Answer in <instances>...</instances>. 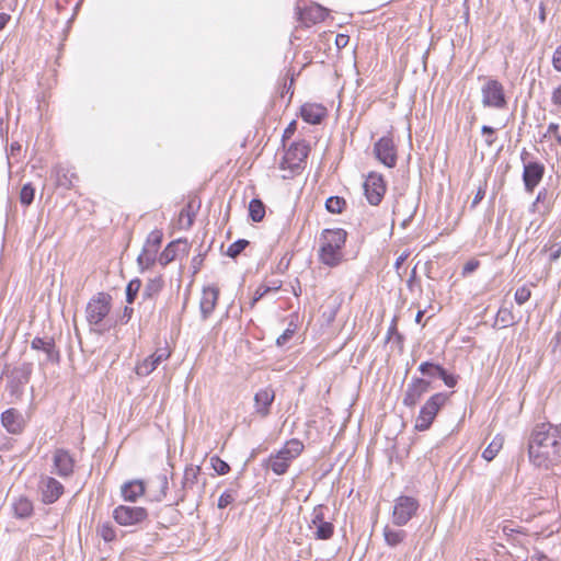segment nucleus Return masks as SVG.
<instances>
[{"label":"nucleus","mask_w":561,"mask_h":561,"mask_svg":"<svg viewBox=\"0 0 561 561\" xmlns=\"http://www.w3.org/2000/svg\"><path fill=\"white\" fill-rule=\"evenodd\" d=\"M530 461L539 468L548 469L561 457V428L550 422L538 423L531 431L528 442Z\"/></svg>","instance_id":"1"},{"label":"nucleus","mask_w":561,"mask_h":561,"mask_svg":"<svg viewBox=\"0 0 561 561\" xmlns=\"http://www.w3.org/2000/svg\"><path fill=\"white\" fill-rule=\"evenodd\" d=\"M346 238L347 232L342 228L322 230L319 238V261L329 267L340 265L344 260Z\"/></svg>","instance_id":"2"},{"label":"nucleus","mask_w":561,"mask_h":561,"mask_svg":"<svg viewBox=\"0 0 561 561\" xmlns=\"http://www.w3.org/2000/svg\"><path fill=\"white\" fill-rule=\"evenodd\" d=\"M202 468L196 465H188L184 469L181 485L175 490V501L172 505H180L190 495L201 494L205 488V481L199 483Z\"/></svg>","instance_id":"3"},{"label":"nucleus","mask_w":561,"mask_h":561,"mask_svg":"<svg viewBox=\"0 0 561 561\" xmlns=\"http://www.w3.org/2000/svg\"><path fill=\"white\" fill-rule=\"evenodd\" d=\"M309 153L308 144L302 141L293 142L285 151L282 161L279 162V169L285 171L283 174L284 179H290L302 168V163Z\"/></svg>","instance_id":"4"},{"label":"nucleus","mask_w":561,"mask_h":561,"mask_svg":"<svg viewBox=\"0 0 561 561\" xmlns=\"http://www.w3.org/2000/svg\"><path fill=\"white\" fill-rule=\"evenodd\" d=\"M449 396L445 392H437L431 396L421 407L415 419L414 428L419 432L427 431L433 424L439 410L446 404Z\"/></svg>","instance_id":"5"},{"label":"nucleus","mask_w":561,"mask_h":561,"mask_svg":"<svg viewBox=\"0 0 561 561\" xmlns=\"http://www.w3.org/2000/svg\"><path fill=\"white\" fill-rule=\"evenodd\" d=\"M393 503L391 519L396 527L405 526L416 516L420 508L419 500L411 495H400L394 499Z\"/></svg>","instance_id":"6"},{"label":"nucleus","mask_w":561,"mask_h":561,"mask_svg":"<svg viewBox=\"0 0 561 561\" xmlns=\"http://www.w3.org/2000/svg\"><path fill=\"white\" fill-rule=\"evenodd\" d=\"M162 238L163 233L160 229H154L148 234L142 250L137 257V263L141 271L151 267L156 263Z\"/></svg>","instance_id":"7"},{"label":"nucleus","mask_w":561,"mask_h":561,"mask_svg":"<svg viewBox=\"0 0 561 561\" xmlns=\"http://www.w3.org/2000/svg\"><path fill=\"white\" fill-rule=\"evenodd\" d=\"M482 104L484 107L502 110L506 107L507 101L504 93L503 84L495 80L489 79L481 88Z\"/></svg>","instance_id":"8"},{"label":"nucleus","mask_w":561,"mask_h":561,"mask_svg":"<svg viewBox=\"0 0 561 561\" xmlns=\"http://www.w3.org/2000/svg\"><path fill=\"white\" fill-rule=\"evenodd\" d=\"M113 518L122 526H135L148 518V512L140 506L119 505L113 511Z\"/></svg>","instance_id":"9"},{"label":"nucleus","mask_w":561,"mask_h":561,"mask_svg":"<svg viewBox=\"0 0 561 561\" xmlns=\"http://www.w3.org/2000/svg\"><path fill=\"white\" fill-rule=\"evenodd\" d=\"M387 186L381 174L370 172L364 182V193L368 203L377 206L382 201Z\"/></svg>","instance_id":"10"},{"label":"nucleus","mask_w":561,"mask_h":561,"mask_svg":"<svg viewBox=\"0 0 561 561\" xmlns=\"http://www.w3.org/2000/svg\"><path fill=\"white\" fill-rule=\"evenodd\" d=\"M431 381L421 377H413L408 383L402 403L407 408H414L422 397L430 390Z\"/></svg>","instance_id":"11"},{"label":"nucleus","mask_w":561,"mask_h":561,"mask_svg":"<svg viewBox=\"0 0 561 561\" xmlns=\"http://www.w3.org/2000/svg\"><path fill=\"white\" fill-rule=\"evenodd\" d=\"M374 153L377 160L388 168L397 164V148L390 136H383L375 144Z\"/></svg>","instance_id":"12"},{"label":"nucleus","mask_w":561,"mask_h":561,"mask_svg":"<svg viewBox=\"0 0 561 561\" xmlns=\"http://www.w3.org/2000/svg\"><path fill=\"white\" fill-rule=\"evenodd\" d=\"M38 489L44 504H53L64 494V485L53 477L44 476L39 480Z\"/></svg>","instance_id":"13"},{"label":"nucleus","mask_w":561,"mask_h":561,"mask_svg":"<svg viewBox=\"0 0 561 561\" xmlns=\"http://www.w3.org/2000/svg\"><path fill=\"white\" fill-rule=\"evenodd\" d=\"M324 508L325 506L322 504L317 505L311 514V524L317 528L314 536L319 540H328L334 534L333 524L324 518Z\"/></svg>","instance_id":"14"},{"label":"nucleus","mask_w":561,"mask_h":561,"mask_svg":"<svg viewBox=\"0 0 561 561\" xmlns=\"http://www.w3.org/2000/svg\"><path fill=\"white\" fill-rule=\"evenodd\" d=\"M53 468V473L60 478H69L73 473L75 459L68 450L58 448L54 453Z\"/></svg>","instance_id":"15"},{"label":"nucleus","mask_w":561,"mask_h":561,"mask_svg":"<svg viewBox=\"0 0 561 561\" xmlns=\"http://www.w3.org/2000/svg\"><path fill=\"white\" fill-rule=\"evenodd\" d=\"M545 174V165L537 161L524 163L523 181L525 190L533 193Z\"/></svg>","instance_id":"16"},{"label":"nucleus","mask_w":561,"mask_h":561,"mask_svg":"<svg viewBox=\"0 0 561 561\" xmlns=\"http://www.w3.org/2000/svg\"><path fill=\"white\" fill-rule=\"evenodd\" d=\"M254 413L261 419H265L271 413V407L275 400V391L272 387L260 389L254 394Z\"/></svg>","instance_id":"17"},{"label":"nucleus","mask_w":561,"mask_h":561,"mask_svg":"<svg viewBox=\"0 0 561 561\" xmlns=\"http://www.w3.org/2000/svg\"><path fill=\"white\" fill-rule=\"evenodd\" d=\"M1 423L10 434L14 435L22 433L25 426L23 415L13 408L1 413Z\"/></svg>","instance_id":"18"},{"label":"nucleus","mask_w":561,"mask_h":561,"mask_svg":"<svg viewBox=\"0 0 561 561\" xmlns=\"http://www.w3.org/2000/svg\"><path fill=\"white\" fill-rule=\"evenodd\" d=\"M328 10L320 4L313 3L304 10L298 11V18L302 24L310 26L324 21Z\"/></svg>","instance_id":"19"},{"label":"nucleus","mask_w":561,"mask_h":561,"mask_svg":"<svg viewBox=\"0 0 561 561\" xmlns=\"http://www.w3.org/2000/svg\"><path fill=\"white\" fill-rule=\"evenodd\" d=\"M111 301L112 297L108 294H96L87 306L88 316H107L111 311Z\"/></svg>","instance_id":"20"},{"label":"nucleus","mask_w":561,"mask_h":561,"mask_svg":"<svg viewBox=\"0 0 561 561\" xmlns=\"http://www.w3.org/2000/svg\"><path fill=\"white\" fill-rule=\"evenodd\" d=\"M31 347L36 351H43L46 355V362H59V352L56 350L54 339L36 336L31 342Z\"/></svg>","instance_id":"21"},{"label":"nucleus","mask_w":561,"mask_h":561,"mask_svg":"<svg viewBox=\"0 0 561 561\" xmlns=\"http://www.w3.org/2000/svg\"><path fill=\"white\" fill-rule=\"evenodd\" d=\"M151 499L161 502L165 499L169 490V480L167 473L157 474L148 482Z\"/></svg>","instance_id":"22"},{"label":"nucleus","mask_w":561,"mask_h":561,"mask_svg":"<svg viewBox=\"0 0 561 561\" xmlns=\"http://www.w3.org/2000/svg\"><path fill=\"white\" fill-rule=\"evenodd\" d=\"M32 370L33 366L31 363H22L11 371L10 383L13 392L18 391L20 387L30 381Z\"/></svg>","instance_id":"23"},{"label":"nucleus","mask_w":561,"mask_h":561,"mask_svg":"<svg viewBox=\"0 0 561 561\" xmlns=\"http://www.w3.org/2000/svg\"><path fill=\"white\" fill-rule=\"evenodd\" d=\"M300 114L306 123L317 125L327 115V108L320 104L306 103L301 106Z\"/></svg>","instance_id":"24"},{"label":"nucleus","mask_w":561,"mask_h":561,"mask_svg":"<svg viewBox=\"0 0 561 561\" xmlns=\"http://www.w3.org/2000/svg\"><path fill=\"white\" fill-rule=\"evenodd\" d=\"M11 506L13 516L18 519H27L34 513L33 502L25 495L14 499Z\"/></svg>","instance_id":"25"},{"label":"nucleus","mask_w":561,"mask_h":561,"mask_svg":"<svg viewBox=\"0 0 561 561\" xmlns=\"http://www.w3.org/2000/svg\"><path fill=\"white\" fill-rule=\"evenodd\" d=\"M146 486L142 480H133L122 485L121 492L125 501L136 502L144 493Z\"/></svg>","instance_id":"26"},{"label":"nucleus","mask_w":561,"mask_h":561,"mask_svg":"<svg viewBox=\"0 0 561 561\" xmlns=\"http://www.w3.org/2000/svg\"><path fill=\"white\" fill-rule=\"evenodd\" d=\"M382 536L386 545L390 548H397L408 537V533L400 527L394 528L392 526L386 525L382 529Z\"/></svg>","instance_id":"27"},{"label":"nucleus","mask_w":561,"mask_h":561,"mask_svg":"<svg viewBox=\"0 0 561 561\" xmlns=\"http://www.w3.org/2000/svg\"><path fill=\"white\" fill-rule=\"evenodd\" d=\"M304 450V444L296 438H293L284 445L282 449H279L276 454L283 459L293 462Z\"/></svg>","instance_id":"28"},{"label":"nucleus","mask_w":561,"mask_h":561,"mask_svg":"<svg viewBox=\"0 0 561 561\" xmlns=\"http://www.w3.org/2000/svg\"><path fill=\"white\" fill-rule=\"evenodd\" d=\"M182 244V240H175V241H172L170 242L165 248L164 250L160 253L159 257H158V261L161 265L165 266L168 265L169 263H171L178 255L179 251H180V245ZM184 244V248H183V252L186 251V242H183Z\"/></svg>","instance_id":"29"},{"label":"nucleus","mask_w":561,"mask_h":561,"mask_svg":"<svg viewBox=\"0 0 561 561\" xmlns=\"http://www.w3.org/2000/svg\"><path fill=\"white\" fill-rule=\"evenodd\" d=\"M91 332L103 334L113 328L116 322L114 318H84Z\"/></svg>","instance_id":"30"},{"label":"nucleus","mask_w":561,"mask_h":561,"mask_svg":"<svg viewBox=\"0 0 561 561\" xmlns=\"http://www.w3.org/2000/svg\"><path fill=\"white\" fill-rule=\"evenodd\" d=\"M163 287V279L154 277L147 282L141 293L144 302H151L161 291Z\"/></svg>","instance_id":"31"},{"label":"nucleus","mask_w":561,"mask_h":561,"mask_svg":"<svg viewBox=\"0 0 561 561\" xmlns=\"http://www.w3.org/2000/svg\"><path fill=\"white\" fill-rule=\"evenodd\" d=\"M552 205H553L552 196L549 193V191L543 187L538 192L537 197H536L535 202L533 203L530 210L535 213V211L539 210L540 207H542L543 213H548L552 208Z\"/></svg>","instance_id":"32"},{"label":"nucleus","mask_w":561,"mask_h":561,"mask_svg":"<svg viewBox=\"0 0 561 561\" xmlns=\"http://www.w3.org/2000/svg\"><path fill=\"white\" fill-rule=\"evenodd\" d=\"M217 297L218 291L214 288H208L203 291V297L201 299V310L204 316L213 312Z\"/></svg>","instance_id":"33"},{"label":"nucleus","mask_w":561,"mask_h":561,"mask_svg":"<svg viewBox=\"0 0 561 561\" xmlns=\"http://www.w3.org/2000/svg\"><path fill=\"white\" fill-rule=\"evenodd\" d=\"M290 462L279 457V455H271L267 460V467L277 476L285 474Z\"/></svg>","instance_id":"34"},{"label":"nucleus","mask_w":561,"mask_h":561,"mask_svg":"<svg viewBox=\"0 0 561 561\" xmlns=\"http://www.w3.org/2000/svg\"><path fill=\"white\" fill-rule=\"evenodd\" d=\"M249 216L255 221L260 222L265 216V206L262 201L253 198L249 203Z\"/></svg>","instance_id":"35"},{"label":"nucleus","mask_w":561,"mask_h":561,"mask_svg":"<svg viewBox=\"0 0 561 561\" xmlns=\"http://www.w3.org/2000/svg\"><path fill=\"white\" fill-rule=\"evenodd\" d=\"M502 447H503V438L500 437V436H496V437L493 438V440L483 450L482 457L486 461H491V460H493L496 457V455L502 449Z\"/></svg>","instance_id":"36"},{"label":"nucleus","mask_w":561,"mask_h":561,"mask_svg":"<svg viewBox=\"0 0 561 561\" xmlns=\"http://www.w3.org/2000/svg\"><path fill=\"white\" fill-rule=\"evenodd\" d=\"M96 534L105 541L111 542L116 539V530L111 522H104L96 527Z\"/></svg>","instance_id":"37"},{"label":"nucleus","mask_w":561,"mask_h":561,"mask_svg":"<svg viewBox=\"0 0 561 561\" xmlns=\"http://www.w3.org/2000/svg\"><path fill=\"white\" fill-rule=\"evenodd\" d=\"M158 366H159V363L153 358L152 355H150L142 363H140L136 366V374L139 376H148Z\"/></svg>","instance_id":"38"},{"label":"nucleus","mask_w":561,"mask_h":561,"mask_svg":"<svg viewBox=\"0 0 561 561\" xmlns=\"http://www.w3.org/2000/svg\"><path fill=\"white\" fill-rule=\"evenodd\" d=\"M398 318H392V321L388 328L387 335H386V342H390L391 340H394V342L398 344L400 348L403 346V335L398 331Z\"/></svg>","instance_id":"39"},{"label":"nucleus","mask_w":561,"mask_h":561,"mask_svg":"<svg viewBox=\"0 0 561 561\" xmlns=\"http://www.w3.org/2000/svg\"><path fill=\"white\" fill-rule=\"evenodd\" d=\"M345 205V199L340 196H331L325 201V209L332 214H341Z\"/></svg>","instance_id":"40"},{"label":"nucleus","mask_w":561,"mask_h":561,"mask_svg":"<svg viewBox=\"0 0 561 561\" xmlns=\"http://www.w3.org/2000/svg\"><path fill=\"white\" fill-rule=\"evenodd\" d=\"M141 288V280L139 278L131 279L126 287V300L128 304H133L137 294Z\"/></svg>","instance_id":"41"},{"label":"nucleus","mask_w":561,"mask_h":561,"mask_svg":"<svg viewBox=\"0 0 561 561\" xmlns=\"http://www.w3.org/2000/svg\"><path fill=\"white\" fill-rule=\"evenodd\" d=\"M249 245V241L245 240V239H239L237 241H234L233 243H231L228 249H227V252L226 254L231 257V259H234L237 257Z\"/></svg>","instance_id":"42"},{"label":"nucleus","mask_w":561,"mask_h":561,"mask_svg":"<svg viewBox=\"0 0 561 561\" xmlns=\"http://www.w3.org/2000/svg\"><path fill=\"white\" fill-rule=\"evenodd\" d=\"M34 194H35V190L32 186V184H30V183L24 184L20 192L21 204L26 205V206L31 205L34 199Z\"/></svg>","instance_id":"43"},{"label":"nucleus","mask_w":561,"mask_h":561,"mask_svg":"<svg viewBox=\"0 0 561 561\" xmlns=\"http://www.w3.org/2000/svg\"><path fill=\"white\" fill-rule=\"evenodd\" d=\"M434 368L437 373V377L440 378L447 387L453 388L457 385V377L449 374L443 366Z\"/></svg>","instance_id":"44"},{"label":"nucleus","mask_w":561,"mask_h":561,"mask_svg":"<svg viewBox=\"0 0 561 561\" xmlns=\"http://www.w3.org/2000/svg\"><path fill=\"white\" fill-rule=\"evenodd\" d=\"M179 221L183 228H191L194 222V214L191 211V206H187L181 210Z\"/></svg>","instance_id":"45"},{"label":"nucleus","mask_w":561,"mask_h":561,"mask_svg":"<svg viewBox=\"0 0 561 561\" xmlns=\"http://www.w3.org/2000/svg\"><path fill=\"white\" fill-rule=\"evenodd\" d=\"M210 463L214 470L220 476H224L230 471V466L218 456H213L210 458Z\"/></svg>","instance_id":"46"},{"label":"nucleus","mask_w":561,"mask_h":561,"mask_svg":"<svg viewBox=\"0 0 561 561\" xmlns=\"http://www.w3.org/2000/svg\"><path fill=\"white\" fill-rule=\"evenodd\" d=\"M434 367H440V365L432 363V362H423L419 366V371L424 376L434 378V377H437V373L435 371Z\"/></svg>","instance_id":"47"},{"label":"nucleus","mask_w":561,"mask_h":561,"mask_svg":"<svg viewBox=\"0 0 561 561\" xmlns=\"http://www.w3.org/2000/svg\"><path fill=\"white\" fill-rule=\"evenodd\" d=\"M545 252L549 253V260L550 262L557 261L561 255V244L560 243H552V244H546L543 247Z\"/></svg>","instance_id":"48"},{"label":"nucleus","mask_w":561,"mask_h":561,"mask_svg":"<svg viewBox=\"0 0 561 561\" xmlns=\"http://www.w3.org/2000/svg\"><path fill=\"white\" fill-rule=\"evenodd\" d=\"M297 325L290 323L289 328H287L282 335H279L276 340V344L278 346H284L294 335L296 331Z\"/></svg>","instance_id":"49"},{"label":"nucleus","mask_w":561,"mask_h":561,"mask_svg":"<svg viewBox=\"0 0 561 561\" xmlns=\"http://www.w3.org/2000/svg\"><path fill=\"white\" fill-rule=\"evenodd\" d=\"M234 502V492L227 490L218 499L217 506L219 508H226L228 505Z\"/></svg>","instance_id":"50"},{"label":"nucleus","mask_w":561,"mask_h":561,"mask_svg":"<svg viewBox=\"0 0 561 561\" xmlns=\"http://www.w3.org/2000/svg\"><path fill=\"white\" fill-rule=\"evenodd\" d=\"M277 289H278V287H270V286H266V285L259 286L256 291H255V294H254V297L252 299L251 305H253L259 299L263 298L268 293L276 291Z\"/></svg>","instance_id":"51"},{"label":"nucleus","mask_w":561,"mask_h":561,"mask_svg":"<svg viewBox=\"0 0 561 561\" xmlns=\"http://www.w3.org/2000/svg\"><path fill=\"white\" fill-rule=\"evenodd\" d=\"M171 355L170 347L168 344L164 347H159L152 354L153 358L160 364L163 360H167Z\"/></svg>","instance_id":"52"},{"label":"nucleus","mask_w":561,"mask_h":561,"mask_svg":"<svg viewBox=\"0 0 561 561\" xmlns=\"http://www.w3.org/2000/svg\"><path fill=\"white\" fill-rule=\"evenodd\" d=\"M491 327L493 329L506 328L510 325H514V318H492Z\"/></svg>","instance_id":"53"},{"label":"nucleus","mask_w":561,"mask_h":561,"mask_svg":"<svg viewBox=\"0 0 561 561\" xmlns=\"http://www.w3.org/2000/svg\"><path fill=\"white\" fill-rule=\"evenodd\" d=\"M530 297V290L527 287H520L515 293V300L518 305L525 304Z\"/></svg>","instance_id":"54"},{"label":"nucleus","mask_w":561,"mask_h":561,"mask_svg":"<svg viewBox=\"0 0 561 561\" xmlns=\"http://www.w3.org/2000/svg\"><path fill=\"white\" fill-rule=\"evenodd\" d=\"M481 131L483 135L486 136L485 138V144L491 147L494 141H495V138L493 137V134H494V128L491 127V126H488V125H483L482 128H481Z\"/></svg>","instance_id":"55"},{"label":"nucleus","mask_w":561,"mask_h":561,"mask_svg":"<svg viewBox=\"0 0 561 561\" xmlns=\"http://www.w3.org/2000/svg\"><path fill=\"white\" fill-rule=\"evenodd\" d=\"M479 267V261L470 260L462 267V275L467 276L474 272Z\"/></svg>","instance_id":"56"},{"label":"nucleus","mask_w":561,"mask_h":561,"mask_svg":"<svg viewBox=\"0 0 561 561\" xmlns=\"http://www.w3.org/2000/svg\"><path fill=\"white\" fill-rule=\"evenodd\" d=\"M552 65L557 71L561 72V45L558 46L553 53Z\"/></svg>","instance_id":"57"},{"label":"nucleus","mask_w":561,"mask_h":561,"mask_svg":"<svg viewBox=\"0 0 561 561\" xmlns=\"http://www.w3.org/2000/svg\"><path fill=\"white\" fill-rule=\"evenodd\" d=\"M551 102L556 106L561 107V84L553 89L551 94Z\"/></svg>","instance_id":"58"},{"label":"nucleus","mask_w":561,"mask_h":561,"mask_svg":"<svg viewBox=\"0 0 561 561\" xmlns=\"http://www.w3.org/2000/svg\"><path fill=\"white\" fill-rule=\"evenodd\" d=\"M350 41V36L346 34H337L335 37V44L337 48H344Z\"/></svg>","instance_id":"59"},{"label":"nucleus","mask_w":561,"mask_h":561,"mask_svg":"<svg viewBox=\"0 0 561 561\" xmlns=\"http://www.w3.org/2000/svg\"><path fill=\"white\" fill-rule=\"evenodd\" d=\"M558 129L559 125L557 123H550L543 137H547L548 135H558Z\"/></svg>","instance_id":"60"},{"label":"nucleus","mask_w":561,"mask_h":561,"mask_svg":"<svg viewBox=\"0 0 561 561\" xmlns=\"http://www.w3.org/2000/svg\"><path fill=\"white\" fill-rule=\"evenodd\" d=\"M484 193H485V192H484V190H483V188H481V187H480V188L478 190V192L476 193L474 198H473V201H472V206H476L477 204H479V203L483 199V197H484Z\"/></svg>","instance_id":"61"},{"label":"nucleus","mask_w":561,"mask_h":561,"mask_svg":"<svg viewBox=\"0 0 561 561\" xmlns=\"http://www.w3.org/2000/svg\"><path fill=\"white\" fill-rule=\"evenodd\" d=\"M11 16L7 13H0V31L5 27Z\"/></svg>","instance_id":"62"},{"label":"nucleus","mask_w":561,"mask_h":561,"mask_svg":"<svg viewBox=\"0 0 561 561\" xmlns=\"http://www.w3.org/2000/svg\"><path fill=\"white\" fill-rule=\"evenodd\" d=\"M296 129V123L291 122L284 131V137L289 138Z\"/></svg>","instance_id":"63"},{"label":"nucleus","mask_w":561,"mask_h":561,"mask_svg":"<svg viewBox=\"0 0 561 561\" xmlns=\"http://www.w3.org/2000/svg\"><path fill=\"white\" fill-rule=\"evenodd\" d=\"M531 561H551L545 553L538 552L531 558Z\"/></svg>","instance_id":"64"}]
</instances>
